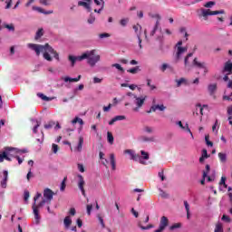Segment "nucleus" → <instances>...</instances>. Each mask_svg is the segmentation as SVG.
Here are the masks:
<instances>
[{"mask_svg": "<svg viewBox=\"0 0 232 232\" xmlns=\"http://www.w3.org/2000/svg\"><path fill=\"white\" fill-rule=\"evenodd\" d=\"M28 47L32 50H34L36 55H40L41 52H44V59L46 61H53V57L50 55V53H53L56 61H60V55L58 52L54 50V48H53L49 43H46L45 44H35L34 43H29Z\"/></svg>", "mask_w": 232, "mask_h": 232, "instance_id": "nucleus-1", "label": "nucleus"}, {"mask_svg": "<svg viewBox=\"0 0 232 232\" xmlns=\"http://www.w3.org/2000/svg\"><path fill=\"white\" fill-rule=\"evenodd\" d=\"M87 59L90 66H95V64L101 60V55H96V50H90L75 57L74 55H69V61L72 63V66H74L76 61H83Z\"/></svg>", "mask_w": 232, "mask_h": 232, "instance_id": "nucleus-2", "label": "nucleus"}, {"mask_svg": "<svg viewBox=\"0 0 232 232\" xmlns=\"http://www.w3.org/2000/svg\"><path fill=\"white\" fill-rule=\"evenodd\" d=\"M216 5V2H207L204 6H206L207 9H201V15H203L204 19H208V15H216L218 14H225L224 9H221V11H211V6H214Z\"/></svg>", "mask_w": 232, "mask_h": 232, "instance_id": "nucleus-3", "label": "nucleus"}, {"mask_svg": "<svg viewBox=\"0 0 232 232\" xmlns=\"http://www.w3.org/2000/svg\"><path fill=\"white\" fill-rule=\"evenodd\" d=\"M13 150H14L13 147H5V150H0V163H3L5 160H7V161H12L11 156H13Z\"/></svg>", "mask_w": 232, "mask_h": 232, "instance_id": "nucleus-4", "label": "nucleus"}, {"mask_svg": "<svg viewBox=\"0 0 232 232\" xmlns=\"http://www.w3.org/2000/svg\"><path fill=\"white\" fill-rule=\"evenodd\" d=\"M183 41H179L176 44L177 46V53H176V61L179 62L181 59L182 53L188 52L187 46H182Z\"/></svg>", "mask_w": 232, "mask_h": 232, "instance_id": "nucleus-5", "label": "nucleus"}, {"mask_svg": "<svg viewBox=\"0 0 232 232\" xmlns=\"http://www.w3.org/2000/svg\"><path fill=\"white\" fill-rule=\"evenodd\" d=\"M54 192L52 188H44V198L45 199V203L47 202L48 205H51V202L53 199Z\"/></svg>", "mask_w": 232, "mask_h": 232, "instance_id": "nucleus-6", "label": "nucleus"}, {"mask_svg": "<svg viewBox=\"0 0 232 232\" xmlns=\"http://www.w3.org/2000/svg\"><path fill=\"white\" fill-rule=\"evenodd\" d=\"M133 98L135 99L136 104V108H134L133 111H139V110L144 105L146 97H137V95H134Z\"/></svg>", "mask_w": 232, "mask_h": 232, "instance_id": "nucleus-7", "label": "nucleus"}, {"mask_svg": "<svg viewBox=\"0 0 232 232\" xmlns=\"http://www.w3.org/2000/svg\"><path fill=\"white\" fill-rule=\"evenodd\" d=\"M169 219L168 218H166V216H162V218H160V227L157 230H155L154 232H162L163 229L167 228V227H169Z\"/></svg>", "mask_w": 232, "mask_h": 232, "instance_id": "nucleus-8", "label": "nucleus"}, {"mask_svg": "<svg viewBox=\"0 0 232 232\" xmlns=\"http://www.w3.org/2000/svg\"><path fill=\"white\" fill-rule=\"evenodd\" d=\"M33 212H34V221H35L36 225H39V223L41 221V216H40L39 205H36V203H34V205H33Z\"/></svg>", "mask_w": 232, "mask_h": 232, "instance_id": "nucleus-9", "label": "nucleus"}, {"mask_svg": "<svg viewBox=\"0 0 232 232\" xmlns=\"http://www.w3.org/2000/svg\"><path fill=\"white\" fill-rule=\"evenodd\" d=\"M124 153L125 154H130L131 160H134L135 161L142 162V159L140 158V154H136L134 152V150H132L131 149H126L124 150Z\"/></svg>", "mask_w": 232, "mask_h": 232, "instance_id": "nucleus-10", "label": "nucleus"}, {"mask_svg": "<svg viewBox=\"0 0 232 232\" xmlns=\"http://www.w3.org/2000/svg\"><path fill=\"white\" fill-rule=\"evenodd\" d=\"M78 178H79L78 187H79L80 190L82 191V196H84V198H86V190L84 188V186H85L84 178L82 177V174H79Z\"/></svg>", "mask_w": 232, "mask_h": 232, "instance_id": "nucleus-11", "label": "nucleus"}, {"mask_svg": "<svg viewBox=\"0 0 232 232\" xmlns=\"http://www.w3.org/2000/svg\"><path fill=\"white\" fill-rule=\"evenodd\" d=\"M154 17L157 18V21L155 23V26H154L153 30H151V32H150V35H155V34H156L160 24L161 15H160V14H155Z\"/></svg>", "mask_w": 232, "mask_h": 232, "instance_id": "nucleus-12", "label": "nucleus"}, {"mask_svg": "<svg viewBox=\"0 0 232 232\" xmlns=\"http://www.w3.org/2000/svg\"><path fill=\"white\" fill-rule=\"evenodd\" d=\"M126 116L125 115H117L114 116L111 120L109 121V126H113L117 121H125Z\"/></svg>", "mask_w": 232, "mask_h": 232, "instance_id": "nucleus-13", "label": "nucleus"}, {"mask_svg": "<svg viewBox=\"0 0 232 232\" xmlns=\"http://www.w3.org/2000/svg\"><path fill=\"white\" fill-rule=\"evenodd\" d=\"M157 110H160V111H164L166 110V106L164 104H160L151 106L150 110L148 111V113H151V111H157Z\"/></svg>", "mask_w": 232, "mask_h": 232, "instance_id": "nucleus-14", "label": "nucleus"}, {"mask_svg": "<svg viewBox=\"0 0 232 232\" xmlns=\"http://www.w3.org/2000/svg\"><path fill=\"white\" fill-rule=\"evenodd\" d=\"M227 73L228 75H231L232 73V63H226L225 66L223 68V73Z\"/></svg>", "mask_w": 232, "mask_h": 232, "instance_id": "nucleus-15", "label": "nucleus"}, {"mask_svg": "<svg viewBox=\"0 0 232 232\" xmlns=\"http://www.w3.org/2000/svg\"><path fill=\"white\" fill-rule=\"evenodd\" d=\"M209 172H210V165L207 164L206 169L203 170V179H201V185H204V183L206 181V178H207L208 174H209Z\"/></svg>", "mask_w": 232, "mask_h": 232, "instance_id": "nucleus-16", "label": "nucleus"}, {"mask_svg": "<svg viewBox=\"0 0 232 232\" xmlns=\"http://www.w3.org/2000/svg\"><path fill=\"white\" fill-rule=\"evenodd\" d=\"M82 75H78L76 78H72V77H64L63 81L64 82H79L81 81Z\"/></svg>", "mask_w": 232, "mask_h": 232, "instance_id": "nucleus-17", "label": "nucleus"}, {"mask_svg": "<svg viewBox=\"0 0 232 232\" xmlns=\"http://www.w3.org/2000/svg\"><path fill=\"white\" fill-rule=\"evenodd\" d=\"M8 181V170H4V179L2 180L1 186L5 188Z\"/></svg>", "mask_w": 232, "mask_h": 232, "instance_id": "nucleus-18", "label": "nucleus"}, {"mask_svg": "<svg viewBox=\"0 0 232 232\" xmlns=\"http://www.w3.org/2000/svg\"><path fill=\"white\" fill-rule=\"evenodd\" d=\"M80 124V126H84V121L82 120V118H79V116H75V118H73V120H72V124Z\"/></svg>", "mask_w": 232, "mask_h": 232, "instance_id": "nucleus-19", "label": "nucleus"}, {"mask_svg": "<svg viewBox=\"0 0 232 232\" xmlns=\"http://www.w3.org/2000/svg\"><path fill=\"white\" fill-rule=\"evenodd\" d=\"M193 64L198 68H206V63H200L197 57H195Z\"/></svg>", "mask_w": 232, "mask_h": 232, "instance_id": "nucleus-20", "label": "nucleus"}, {"mask_svg": "<svg viewBox=\"0 0 232 232\" xmlns=\"http://www.w3.org/2000/svg\"><path fill=\"white\" fill-rule=\"evenodd\" d=\"M218 84H209L208 87V92L210 95H214L215 92H217Z\"/></svg>", "mask_w": 232, "mask_h": 232, "instance_id": "nucleus-21", "label": "nucleus"}, {"mask_svg": "<svg viewBox=\"0 0 232 232\" xmlns=\"http://www.w3.org/2000/svg\"><path fill=\"white\" fill-rule=\"evenodd\" d=\"M83 143H84V138H83V136H80L79 137V142H78V145L76 147V149L79 152H81V150H82V144Z\"/></svg>", "mask_w": 232, "mask_h": 232, "instance_id": "nucleus-22", "label": "nucleus"}, {"mask_svg": "<svg viewBox=\"0 0 232 232\" xmlns=\"http://www.w3.org/2000/svg\"><path fill=\"white\" fill-rule=\"evenodd\" d=\"M79 6H84V8H87L88 12H92L91 4H88V2H78Z\"/></svg>", "mask_w": 232, "mask_h": 232, "instance_id": "nucleus-23", "label": "nucleus"}, {"mask_svg": "<svg viewBox=\"0 0 232 232\" xmlns=\"http://www.w3.org/2000/svg\"><path fill=\"white\" fill-rule=\"evenodd\" d=\"M111 165L112 167V170H116V160H115V154H111Z\"/></svg>", "mask_w": 232, "mask_h": 232, "instance_id": "nucleus-24", "label": "nucleus"}, {"mask_svg": "<svg viewBox=\"0 0 232 232\" xmlns=\"http://www.w3.org/2000/svg\"><path fill=\"white\" fill-rule=\"evenodd\" d=\"M107 140H108L109 143H111V145L113 144L114 136L111 130H108V132H107Z\"/></svg>", "mask_w": 232, "mask_h": 232, "instance_id": "nucleus-25", "label": "nucleus"}, {"mask_svg": "<svg viewBox=\"0 0 232 232\" xmlns=\"http://www.w3.org/2000/svg\"><path fill=\"white\" fill-rule=\"evenodd\" d=\"M55 126V121L53 120H51L50 121H47V123H44V129H52Z\"/></svg>", "mask_w": 232, "mask_h": 232, "instance_id": "nucleus-26", "label": "nucleus"}, {"mask_svg": "<svg viewBox=\"0 0 232 232\" xmlns=\"http://www.w3.org/2000/svg\"><path fill=\"white\" fill-rule=\"evenodd\" d=\"M44 35V28H39L35 34L34 38L35 39H40Z\"/></svg>", "mask_w": 232, "mask_h": 232, "instance_id": "nucleus-27", "label": "nucleus"}, {"mask_svg": "<svg viewBox=\"0 0 232 232\" xmlns=\"http://www.w3.org/2000/svg\"><path fill=\"white\" fill-rule=\"evenodd\" d=\"M64 225L66 227V228H69V227H71L72 225V219L69 216H67L65 218H64Z\"/></svg>", "mask_w": 232, "mask_h": 232, "instance_id": "nucleus-28", "label": "nucleus"}, {"mask_svg": "<svg viewBox=\"0 0 232 232\" xmlns=\"http://www.w3.org/2000/svg\"><path fill=\"white\" fill-rule=\"evenodd\" d=\"M218 158L222 162L227 161V154L225 152H218Z\"/></svg>", "mask_w": 232, "mask_h": 232, "instance_id": "nucleus-29", "label": "nucleus"}, {"mask_svg": "<svg viewBox=\"0 0 232 232\" xmlns=\"http://www.w3.org/2000/svg\"><path fill=\"white\" fill-rule=\"evenodd\" d=\"M184 206H185L186 212H187V218L189 219V218H190V213H189L190 207H189L188 201H184Z\"/></svg>", "mask_w": 232, "mask_h": 232, "instance_id": "nucleus-30", "label": "nucleus"}, {"mask_svg": "<svg viewBox=\"0 0 232 232\" xmlns=\"http://www.w3.org/2000/svg\"><path fill=\"white\" fill-rule=\"evenodd\" d=\"M176 82H177L178 88H179L181 84L187 83V79H185L184 77H181V79L177 80Z\"/></svg>", "mask_w": 232, "mask_h": 232, "instance_id": "nucleus-31", "label": "nucleus"}, {"mask_svg": "<svg viewBox=\"0 0 232 232\" xmlns=\"http://www.w3.org/2000/svg\"><path fill=\"white\" fill-rule=\"evenodd\" d=\"M215 232H224L222 223H218L215 227Z\"/></svg>", "mask_w": 232, "mask_h": 232, "instance_id": "nucleus-32", "label": "nucleus"}, {"mask_svg": "<svg viewBox=\"0 0 232 232\" xmlns=\"http://www.w3.org/2000/svg\"><path fill=\"white\" fill-rule=\"evenodd\" d=\"M140 66H135L134 68H130L128 70L129 73H138L140 72Z\"/></svg>", "mask_w": 232, "mask_h": 232, "instance_id": "nucleus-33", "label": "nucleus"}, {"mask_svg": "<svg viewBox=\"0 0 232 232\" xmlns=\"http://www.w3.org/2000/svg\"><path fill=\"white\" fill-rule=\"evenodd\" d=\"M138 227H140V228L141 229L154 228V225H148V227H143L141 222L138 223Z\"/></svg>", "mask_w": 232, "mask_h": 232, "instance_id": "nucleus-34", "label": "nucleus"}, {"mask_svg": "<svg viewBox=\"0 0 232 232\" xmlns=\"http://www.w3.org/2000/svg\"><path fill=\"white\" fill-rule=\"evenodd\" d=\"M143 141H155V137L154 136H142Z\"/></svg>", "mask_w": 232, "mask_h": 232, "instance_id": "nucleus-35", "label": "nucleus"}, {"mask_svg": "<svg viewBox=\"0 0 232 232\" xmlns=\"http://www.w3.org/2000/svg\"><path fill=\"white\" fill-rule=\"evenodd\" d=\"M5 28H8V30H12L13 32L15 30L14 24L13 23H11L10 24H5Z\"/></svg>", "mask_w": 232, "mask_h": 232, "instance_id": "nucleus-36", "label": "nucleus"}, {"mask_svg": "<svg viewBox=\"0 0 232 232\" xmlns=\"http://www.w3.org/2000/svg\"><path fill=\"white\" fill-rule=\"evenodd\" d=\"M66 179H67V178H64L62 181V184H61V190L62 191L65 190V188H66Z\"/></svg>", "mask_w": 232, "mask_h": 232, "instance_id": "nucleus-37", "label": "nucleus"}, {"mask_svg": "<svg viewBox=\"0 0 232 232\" xmlns=\"http://www.w3.org/2000/svg\"><path fill=\"white\" fill-rule=\"evenodd\" d=\"M98 219H99V222H100L102 227V228H105V223H104L103 218H102V216L99 215V216H98Z\"/></svg>", "mask_w": 232, "mask_h": 232, "instance_id": "nucleus-38", "label": "nucleus"}, {"mask_svg": "<svg viewBox=\"0 0 232 232\" xmlns=\"http://www.w3.org/2000/svg\"><path fill=\"white\" fill-rule=\"evenodd\" d=\"M141 155L143 156L144 160H150V154L149 152H146V150H141Z\"/></svg>", "mask_w": 232, "mask_h": 232, "instance_id": "nucleus-39", "label": "nucleus"}, {"mask_svg": "<svg viewBox=\"0 0 232 232\" xmlns=\"http://www.w3.org/2000/svg\"><path fill=\"white\" fill-rule=\"evenodd\" d=\"M58 150H59V145H57V143H53V152L56 154Z\"/></svg>", "mask_w": 232, "mask_h": 232, "instance_id": "nucleus-40", "label": "nucleus"}, {"mask_svg": "<svg viewBox=\"0 0 232 232\" xmlns=\"http://www.w3.org/2000/svg\"><path fill=\"white\" fill-rule=\"evenodd\" d=\"M103 79H100L99 77H93V83L94 84H100L102 82Z\"/></svg>", "mask_w": 232, "mask_h": 232, "instance_id": "nucleus-41", "label": "nucleus"}, {"mask_svg": "<svg viewBox=\"0 0 232 232\" xmlns=\"http://www.w3.org/2000/svg\"><path fill=\"white\" fill-rule=\"evenodd\" d=\"M112 66H114V68H117L121 72H124V68H122L121 64H119L118 63L112 64Z\"/></svg>", "mask_w": 232, "mask_h": 232, "instance_id": "nucleus-42", "label": "nucleus"}, {"mask_svg": "<svg viewBox=\"0 0 232 232\" xmlns=\"http://www.w3.org/2000/svg\"><path fill=\"white\" fill-rule=\"evenodd\" d=\"M29 198H30V192L28 190H25L24 194V201H28Z\"/></svg>", "mask_w": 232, "mask_h": 232, "instance_id": "nucleus-43", "label": "nucleus"}, {"mask_svg": "<svg viewBox=\"0 0 232 232\" xmlns=\"http://www.w3.org/2000/svg\"><path fill=\"white\" fill-rule=\"evenodd\" d=\"M41 126V121H37L36 125H34V129H33V131L34 133L38 132V128H40Z\"/></svg>", "mask_w": 232, "mask_h": 232, "instance_id": "nucleus-44", "label": "nucleus"}, {"mask_svg": "<svg viewBox=\"0 0 232 232\" xmlns=\"http://www.w3.org/2000/svg\"><path fill=\"white\" fill-rule=\"evenodd\" d=\"M33 10H37L38 12H42V14L44 13V9L42 7H33ZM44 14H53V11H49V13H44Z\"/></svg>", "mask_w": 232, "mask_h": 232, "instance_id": "nucleus-45", "label": "nucleus"}, {"mask_svg": "<svg viewBox=\"0 0 232 232\" xmlns=\"http://www.w3.org/2000/svg\"><path fill=\"white\" fill-rule=\"evenodd\" d=\"M92 208H93V205H87V214H88V216L92 215Z\"/></svg>", "mask_w": 232, "mask_h": 232, "instance_id": "nucleus-46", "label": "nucleus"}, {"mask_svg": "<svg viewBox=\"0 0 232 232\" xmlns=\"http://www.w3.org/2000/svg\"><path fill=\"white\" fill-rule=\"evenodd\" d=\"M193 56V53H188V55L185 57V66H187L188 63V60H189V57H192Z\"/></svg>", "mask_w": 232, "mask_h": 232, "instance_id": "nucleus-47", "label": "nucleus"}, {"mask_svg": "<svg viewBox=\"0 0 232 232\" xmlns=\"http://www.w3.org/2000/svg\"><path fill=\"white\" fill-rule=\"evenodd\" d=\"M176 228H181V223H175V225H172L169 229H176Z\"/></svg>", "mask_w": 232, "mask_h": 232, "instance_id": "nucleus-48", "label": "nucleus"}, {"mask_svg": "<svg viewBox=\"0 0 232 232\" xmlns=\"http://www.w3.org/2000/svg\"><path fill=\"white\" fill-rule=\"evenodd\" d=\"M144 130H145L146 132H153V127H150V125H146V126L144 127Z\"/></svg>", "mask_w": 232, "mask_h": 232, "instance_id": "nucleus-49", "label": "nucleus"}, {"mask_svg": "<svg viewBox=\"0 0 232 232\" xmlns=\"http://www.w3.org/2000/svg\"><path fill=\"white\" fill-rule=\"evenodd\" d=\"M105 6V2H102L101 8L100 9H94V12H98V14H101L102 10H103Z\"/></svg>", "mask_w": 232, "mask_h": 232, "instance_id": "nucleus-50", "label": "nucleus"}, {"mask_svg": "<svg viewBox=\"0 0 232 232\" xmlns=\"http://www.w3.org/2000/svg\"><path fill=\"white\" fill-rule=\"evenodd\" d=\"M202 152H203L204 160H206V158H209V154H208V150L207 149H203Z\"/></svg>", "mask_w": 232, "mask_h": 232, "instance_id": "nucleus-51", "label": "nucleus"}, {"mask_svg": "<svg viewBox=\"0 0 232 232\" xmlns=\"http://www.w3.org/2000/svg\"><path fill=\"white\" fill-rule=\"evenodd\" d=\"M110 35H111V34H108L107 32H104V33H102V34H99V37H100L101 39H103L104 37H110Z\"/></svg>", "mask_w": 232, "mask_h": 232, "instance_id": "nucleus-52", "label": "nucleus"}, {"mask_svg": "<svg viewBox=\"0 0 232 232\" xmlns=\"http://www.w3.org/2000/svg\"><path fill=\"white\" fill-rule=\"evenodd\" d=\"M40 198H42V194H41V192H37V194L34 198V201L35 204H36V201L38 199H40Z\"/></svg>", "mask_w": 232, "mask_h": 232, "instance_id": "nucleus-53", "label": "nucleus"}, {"mask_svg": "<svg viewBox=\"0 0 232 232\" xmlns=\"http://www.w3.org/2000/svg\"><path fill=\"white\" fill-rule=\"evenodd\" d=\"M95 19V15H90V17L88 18V23L92 24L94 23Z\"/></svg>", "mask_w": 232, "mask_h": 232, "instance_id": "nucleus-54", "label": "nucleus"}, {"mask_svg": "<svg viewBox=\"0 0 232 232\" xmlns=\"http://www.w3.org/2000/svg\"><path fill=\"white\" fill-rule=\"evenodd\" d=\"M78 169H79L80 172H84V170H85L84 165H82V163H78Z\"/></svg>", "mask_w": 232, "mask_h": 232, "instance_id": "nucleus-55", "label": "nucleus"}, {"mask_svg": "<svg viewBox=\"0 0 232 232\" xmlns=\"http://www.w3.org/2000/svg\"><path fill=\"white\" fill-rule=\"evenodd\" d=\"M159 177L160 178L161 181H164L166 179L163 170H161V172H159Z\"/></svg>", "mask_w": 232, "mask_h": 232, "instance_id": "nucleus-56", "label": "nucleus"}, {"mask_svg": "<svg viewBox=\"0 0 232 232\" xmlns=\"http://www.w3.org/2000/svg\"><path fill=\"white\" fill-rule=\"evenodd\" d=\"M167 68H169V64L164 63L160 68L161 72H166Z\"/></svg>", "mask_w": 232, "mask_h": 232, "instance_id": "nucleus-57", "label": "nucleus"}, {"mask_svg": "<svg viewBox=\"0 0 232 232\" xmlns=\"http://www.w3.org/2000/svg\"><path fill=\"white\" fill-rule=\"evenodd\" d=\"M140 28H142V26H140V24H133V29L135 30L136 33L139 32Z\"/></svg>", "mask_w": 232, "mask_h": 232, "instance_id": "nucleus-58", "label": "nucleus"}, {"mask_svg": "<svg viewBox=\"0 0 232 232\" xmlns=\"http://www.w3.org/2000/svg\"><path fill=\"white\" fill-rule=\"evenodd\" d=\"M128 21H129V19H121V24L122 26H126Z\"/></svg>", "mask_w": 232, "mask_h": 232, "instance_id": "nucleus-59", "label": "nucleus"}, {"mask_svg": "<svg viewBox=\"0 0 232 232\" xmlns=\"http://www.w3.org/2000/svg\"><path fill=\"white\" fill-rule=\"evenodd\" d=\"M111 108V104H109L108 106H103V111L107 112L110 111Z\"/></svg>", "mask_w": 232, "mask_h": 232, "instance_id": "nucleus-60", "label": "nucleus"}, {"mask_svg": "<svg viewBox=\"0 0 232 232\" xmlns=\"http://www.w3.org/2000/svg\"><path fill=\"white\" fill-rule=\"evenodd\" d=\"M222 220L227 221V223H230V218H228V216L224 215Z\"/></svg>", "mask_w": 232, "mask_h": 232, "instance_id": "nucleus-61", "label": "nucleus"}, {"mask_svg": "<svg viewBox=\"0 0 232 232\" xmlns=\"http://www.w3.org/2000/svg\"><path fill=\"white\" fill-rule=\"evenodd\" d=\"M223 100L224 101H232V93H230V97L227 95H224Z\"/></svg>", "mask_w": 232, "mask_h": 232, "instance_id": "nucleus-62", "label": "nucleus"}, {"mask_svg": "<svg viewBox=\"0 0 232 232\" xmlns=\"http://www.w3.org/2000/svg\"><path fill=\"white\" fill-rule=\"evenodd\" d=\"M186 130L191 134V137L194 138L193 132L191 131V129H189L188 123H186Z\"/></svg>", "mask_w": 232, "mask_h": 232, "instance_id": "nucleus-63", "label": "nucleus"}, {"mask_svg": "<svg viewBox=\"0 0 232 232\" xmlns=\"http://www.w3.org/2000/svg\"><path fill=\"white\" fill-rule=\"evenodd\" d=\"M131 213L133 214V216L135 218H139V212H137V210H135V208H131Z\"/></svg>", "mask_w": 232, "mask_h": 232, "instance_id": "nucleus-64", "label": "nucleus"}]
</instances>
